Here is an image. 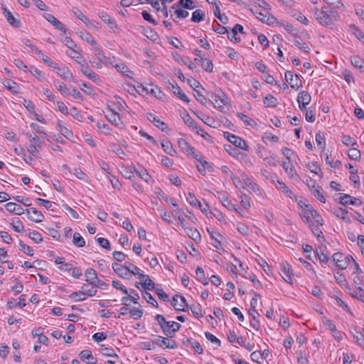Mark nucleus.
I'll use <instances>...</instances> for the list:
<instances>
[{
  "mask_svg": "<svg viewBox=\"0 0 364 364\" xmlns=\"http://www.w3.org/2000/svg\"><path fill=\"white\" fill-rule=\"evenodd\" d=\"M224 137L230 141L231 144L235 145V146L244 150V151H248L249 150V146L247 144L245 141L242 139L241 137L233 134L232 133H230L228 132H224Z\"/></svg>",
  "mask_w": 364,
  "mask_h": 364,
  "instance_id": "423d86ee",
  "label": "nucleus"
},
{
  "mask_svg": "<svg viewBox=\"0 0 364 364\" xmlns=\"http://www.w3.org/2000/svg\"><path fill=\"white\" fill-rule=\"evenodd\" d=\"M311 100V96L307 91L302 90L299 92L296 101L301 112L306 110V106L310 104Z\"/></svg>",
  "mask_w": 364,
  "mask_h": 364,
  "instance_id": "9b49d317",
  "label": "nucleus"
},
{
  "mask_svg": "<svg viewBox=\"0 0 364 364\" xmlns=\"http://www.w3.org/2000/svg\"><path fill=\"white\" fill-rule=\"evenodd\" d=\"M332 259L335 264L341 269L349 268L350 270L357 264L350 255H345L341 252L334 253Z\"/></svg>",
  "mask_w": 364,
  "mask_h": 364,
  "instance_id": "20e7f679",
  "label": "nucleus"
},
{
  "mask_svg": "<svg viewBox=\"0 0 364 364\" xmlns=\"http://www.w3.org/2000/svg\"><path fill=\"white\" fill-rule=\"evenodd\" d=\"M57 129L63 136L68 139L73 136V132L68 129L60 120L58 121Z\"/></svg>",
  "mask_w": 364,
  "mask_h": 364,
  "instance_id": "2f4dec72",
  "label": "nucleus"
},
{
  "mask_svg": "<svg viewBox=\"0 0 364 364\" xmlns=\"http://www.w3.org/2000/svg\"><path fill=\"white\" fill-rule=\"evenodd\" d=\"M66 53L79 65L85 60V59L82 56L81 50L79 48L70 51H67Z\"/></svg>",
  "mask_w": 364,
  "mask_h": 364,
  "instance_id": "f704fd0d",
  "label": "nucleus"
},
{
  "mask_svg": "<svg viewBox=\"0 0 364 364\" xmlns=\"http://www.w3.org/2000/svg\"><path fill=\"white\" fill-rule=\"evenodd\" d=\"M186 201L193 207L201 208L200 202L197 199L196 196L192 193H188L186 197Z\"/></svg>",
  "mask_w": 364,
  "mask_h": 364,
  "instance_id": "09e8293b",
  "label": "nucleus"
},
{
  "mask_svg": "<svg viewBox=\"0 0 364 364\" xmlns=\"http://www.w3.org/2000/svg\"><path fill=\"white\" fill-rule=\"evenodd\" d=\"M208 232L210 235L211 240H213V242L211 243L212 245L218 250H222L223 246H222L221 242L220 240V238H222V237H223L222 235L218 232H214V231L210 232L209 230H208Z\"/></svg>",
  "mask_w": 364,
  "mask_h": 364,
  "instance_id": "cd10ccee",
  "label": "nucleus"
},
{
  "mask_svg": "<svg viewBox=\"0 0 364 364\" xmlns=\"http://www.w3.org/2000/svg\"><path fill=\"white\" fill-rule=\"evenodd\" d=\"M351 272L355 289L350 292V295L364 302V274L358 263L351 269Z\"/></svg>",
  "mask_w": 364,
  "mask_h": 364,
  "instance_id": "f257e3e1",
  "label": "nucleus"
},
{
  "mask_svg": "<svg viewBox=\"0 0 364 364\" xmlns=\"http://www.w3.org/2000/svg\"><path fill=\"white\" fill-rule=\"evenodd\" d=\"M178 145L188 154L194 153V147L191 146L185 139H180L178 140Z\"/></svg>",
  "mask_w": 364,
  "mask_h": 364,
  "instance_id": "a18cd8bd",
  "label": "nucleus"
},
{
  "mask_svg": "<svg viewBox=\"0 0 364 364\" xmlns=\"http://www.w3.org/2000/svg\"><path fill=\"white\" fill-rule=\"evenodd\" d=\"M286 81L289 84L291 88L298 90L302 86L301 80L298 75L291 71H287L285 73Z\"/></svg>",
  "mask_w": 364,
  "mask_h": 364,
  "instance_id": "2eb2a0df",
  "label": "nucleus"
},
{
  "mask_svg": "<svg viewBox=\"0 0 364 364\" xmlns=\"http://www.w3.org/2000/svg\"><path fill=\"white\" fill-rule=\"evenodd\" d=\"M323 324L326 328L331 331L333 338L336 341H340L343 339L342 332L337 330L336 325L331 320L325 318L323 319Z\"/></svg>",
  "mask_w": 364,
  "mask_h": 364,
  "instance_id": "4468645a",
  "label": "nucleus"
},
{
  "mask_svg": "<svg viewBox=\"0 0 364 364\" xmlns=\"http://www.w3.org/2000/svg\"><path fill=\"white\" fill-rule=\"evenodd\" d=\"M155 319L157 321L159 324L161 328L163 331V333L168 338H173L174 336L173 331L172 329L171 322L167 321L165 317L161 314H156L155 316Z\"/></svg>",
  "mask_w": 364,
  "mask_h": 364,
  "instance_id": "0eeeda50",
  "label": "nucleus"
},
{
  "mask_svg": "<svg viewBox=\"0 0 364 364\" xmlns=\"http://www.w3.org/2000/svg\"><path fill=\"white\" fill-rule=\"evenodd\" d=\"M141 281V287L146 291V290H154V283L153 281L150 279L149 275L142 274L139 275V277L138 278Z\"/></svg>",
  "mask_w": 364,
  "mask_h": 364,
  "instance_id": "b1692460",
  "label": "nucleus"
},
{
  "mask_svg": "<svg viewBox=\"0 0 364 364\" xmlns=\"http://www.w3.org/2000/svg\"><path fill=\"white\" fill-rule=\"evenodd\" d=\"M185 232L188 237L191 238L196 242L199 243L201 241V235L199 231L193 228L188 227L185 230Z\"/></svg>",
  "mask_w": 364,
  "mask_h": 364,
  "instance_id": "72a5a7b5",
  "label": "nucleus"
},
{
  "mask_svg": "<svg viewBox=\"0 0 364 364\" xmlns=\"http://www.w3.org/2000/svg\"><path fill=\"white\" fill-rule=\"evenodd\" d=\"M282 153L286 157V161H296V159H298V156L289 148L284 147L282 149Z\"/></svg>",
  "mask_w": 364,
  "mask_h": 364,
  "instance_id": "37998d69",
  "label": "nucleus"
},
{
  "mask_svg": "<svg viewBox=\"0 0 364 364\" xmlns=\"http://www.w3.org/2000/svg\"><path fill=\"white\" fill-rule=\"evenodd\" d=\"M316 142L320 149H324L326 146V137L324 133L318 132L316 134L315 136Z\"/></svg>",
  "mask_w": 364,
  "mask_h": 364,
  "instance_id": "603ef678",
  "label": "nucleus"
},
{
  "mask_svg": "<svg viewBox=\"0 0 364 364\" xmlns=\"http://www.w3.org/2000/svg\"><path fill=\"white\" fill-rule=\"evenodd\" d=\"M4 86L13 93H18V87L16 82L11 80H7L4 82Z\"/></svg>",
  "mask_w": 364,
  "mask_h": 364,
  "instance_id": "4d7b16f0",
  "label": "nucleus"
},
{
  "mask_svg": "<svg viewBox=\"0 0 364 364\" xmlns=\"http://www.w3.org/2000/svg\"><path fill=\"white\" fill-rule=\"evenodd\" d=\"M43 17L56 29L63 32L64 33H66L67 29L65 26L62 22L58 21L53 14L46 13L43 14Z\"/></svg>",
  "mask_w": 364,
  "mask_h": 364,
  "instance_id": "6ab92c4d",
  "label": "nucleus"
},
{
  "mask_svg": "<svg viewBox=\"0 0 364 364\" xmlns=\"http://www.w3.org/2000/svg\"><path fill=\"white\" fill-rule=\"evenodd\" d=\"M292 43L304 53H309L311 50L308 44L303 41V40L297 35H294V40L292 41Z\"/></svg>",
  "mask_w": 364,
  "mask_h": 364,
  "instance_id": "a878e982",
  "label": "nucleus"
},
{
  "mask_svg": "<svg viewBox=\"0 0 364 364\" xmlns=\"http://www.w3.org/2000/svg\"><path fill=\"white\" fill-rule=\"evenodd\" d=\"M80 37L92 46V48L99 44L92 35L87 31H81Z\"/></svg>",
  "mask_w": 364,
  "mask_h": 364,
  "instance_id": "e433bc0d",
  "label": "nucleus"
},
{
  "mask_svg": "<svg viewBox=\"0 0 364 364\" xmlns=\"http://www.w3.org/2000/svg\"><path fill=\"white\" fill-rule=\"evenodd\" d=\"M38 146L33 144H30L26 146L27 151L34 157H40V152L38 150Z\"/></svg>",
  "mask_w": 364,
  "mask_h": 364,
  "instance_id": "774afa93",
  "label": "nucleus"
},
{
  "mask_svg": "<svg viewBox=\"0 0 364 364\" xmlns=\"http://www.w3.org/2000/svg\"><path fill=\"white\" fill-rule=\"evenodd\" d=\"M212 103L215 108L223 112L228 102V98L221 90H218L211 95Z\"/></svg>",
  "mask_w": 364,
  "mask_h": 364,
  "instance_id": "39448f33",
  "label": "nucleus"
},
{
  "mask_svg": "<svg viewBox=\"0 0 364 364\" xmlns=\"http://www.w3.org/2000/svg\"><path fill=\"white\" fill-rule=\"evenodd\" d=\"M350 31L364 43V33L355 25H350Z\"/></svg>",
  "mask_w": 364,
  "mask_h": 364,
  "instance_id": "864d4df0",
  "label": "nucleus"
},
{
  "mask_svg": "<svg viewBox=\"0 0 364 364\" xmlns=\"http://www.w3.org/2000/svg\"><path fill=\"white\" fill-rule=\"evenodd\" d=\"M142 296L149 304H151L153 306L156 307L158 306L157 301L155 300L153 296L146 290L142 291Z\"/></svg>",
  "mask_w": 364,
  "mask_h": 364,
  "instance_id": "052dcab7",
  "label": "nucleus"
},
{
  "mask_svg": "<svg viewBox=\"0 0 364 364\" xmlns=\"http://www.w3.org/2000/svg\"><path fill=\"white\" fill-rule=\"evenodd\" d=\"M136 174L144 181L149 182L151 180V176L148 173L146 170L144 168L135 169Z\"/></svg>",
  "mask_w": 364,
  "mask_h": 364,
  "instance_id": "338daca9",
  "label": "nucleus"
},
{
  "mask_svg": "<svg viewBox=\"0 0 364 364\" xmlns=\"http://www.w3.org/2000/svg\"><path fill=\"white\" fill-rule=\"evenodd\" d=\"M351 64L360 71H364V60L358 55L350 57Z\"/></svg>",
  "mask_w": 364,
  "mask_h": 364,
  "instance_id": "c03bdc74",
  "label": "nucleus"
},
{
  "mask_svg": "<svg viewBox=\"0 0 364 364\" xmlns=\"http://www.w3.org/2000/svg\"><path fill=\"white\" fill-rule=\"evenodd\" d=\"M73 242L78 247H82L85 245V241L79 232L73 234Z\"/></svg>",
  "mask_w": 364,
  "mask_h": 364,
  "instance_id": "5fc2aeb1",
  "label": "nucleus"
},
{
  "mask_svg": "<svg viewBox=\"0 0 364 364\" xmlns=\"http://www.w3.org/2000/svg\"><path fill=\"white\" fill-rule=\"evenodd\" d=\"M122 146L127 147V144L125 141H124L122 144H117L114 142H110L109 144V147L112 152L115 154L117 156H118L122 159H127V154L122 149Z\"/></svg>",
  "mask_w": 364,
  "mask_h": 364,
  "instance_id": "a211bd4d",
  "label": "nucleus"
},
{
  "mask_svg": "<svg viewBox=\"0 0 364 364\" xmlns=\"http://www.w3.org/2000/svg\"><path fill=\"white\" fill-rule=\"evenodd\" d=\"M172 87H173V93L175 95H176L179 99H181V100H183L186 102H189L188 97L182 91V90L181 89V87L179 86H178L177 85H173Z\"/></svg>",
  "mask_w": 364,
  "mask_h": 364,
  "instance_id": "49530a36",
  "label": "nucleus"
},
{
  "mask_svg": "<svg viewBox=\"0 0 364 364\" xmlns=\"http://www.w3.org/2000/svg\"><path fill=\"white\" fill-rule=\"evenodd\" d=\"M353 337L356 344L364 349V328L362 331L355 329L353 333Z\"/></svg>",
  "mask_w": 364,
  "mask_h": 364,
  "instance_id": "4c0bfd02",
  "label": "nucleus"
},
{
  "mask_svg": "<svg viewBox=\"0 0 364 364\" xmlns=\"http://www.w3.org/2000/svg\"><path fill=\"white\" fill-rule=\"evenodd\" d=\"M314 254L322 263H326L329 259L328 254L325 253L321 249L316 250V251L314 252Z\"/></svg>",
  "mask_w": 364,
  "mask_h": 364,
  "instance_id": "680f3d73",
  "label": "nucleus"
},
{
  "mask_svg": "<svg viewBox=\"0 0 364 364\" xmlns=\"http://www.w3.org/2000/svg\"><path fill=\"white\" fill-rule=\"evenodd\" d=\"M112 267L119 277L124 279H129V273L124 267L119 263H113Z\"/></svg>",
  "mask_w": 364,
  "mask_h": 364,
  "instance_id": "c756f323",
  "label": "nucleus"
},
{
  "mask_svg": "<svg viewBox=\"0 0 364 364\" xmlns=\"http://www.w3.org/2000/svg\"><path fill=\"white\" fill-rule=\"evenodd\" d=\"M243 26L240 24H236L232 29L231 32H228V38L230 41L234 42H240V38L237 36L238 33H243Z\"/></svg>",
  "mask_w": 364,
  "mask_h": 364,
  "instance_id": "393cba45",
  "label": "nucleus"
},
{
  "mask_svg": "<svg viewBox=\"0 0 364 364\" xmlns=\"http://www.w3.org/2000/svg\"><path fill=\"white\" fill-rule=\"evenodd\" d=\"M277 99L272 95H267L264 99V105L268 107H274L277 105Z\"/></svg>",
  "mask_w": 364,
  "mask_h": 364,
  "instance_id": "3c124183",
  "label": "nucleus"
},
{
  "mask_svg": "<svg viewBox=\"0 0 364 364\" xmlns=\"http://www.w3.org/2000/svg\"><path fill=\"white\" fill-rule=\"evenodd\" d=\"M73 174L80 180L87 182L89 177L80 168H75L73 170Z\"/></svg>",
  "mask_w": 364,
  "mask_h": 364,
  "instance_id": "bf43d9fd",
  "label": "nucleus"
},
{
  "mask_svg": "<svg viewBox=\"0 0 364 364\" xmlns=\"http://www.w3.org/2000/svg\"><path fill=\"white\" fill-rule=\"evenodd\" d=\"M1 9L3 10V14L6 19L7 20L8 23L13 27H18L20 22L14 18V16L9 11V10L4 5H2Z\"/></svg>",
  "mask_w": 364,
  "mask_h": 364,
  "instance_id": "bb28decb",
  "label": "nucleus"
},
{
  "mask_svg": "<svg viewBox=\"0 0 364 364\" xmlns=\"http://www.w3.org/2000/svg\"><path fill=\"white\" fill-rule=\"evenodd\" d=\"M60 77L65 80L73 81V75L70 70L65 65H61L59 70L55 73Z\"/></svg>",
  "mask_w": 364,
  "mask_h": 364,
  "instance_id": "4be33fe9",
  "label": "nucleus"
},
{
  "mask_svg": "<svg viewBox=\"0 0 364 364\" xmlns=\"http://www.w3.org/2000/svg\"><path fill=\"white\" fill-rule=\"evenodd\" d=\"M80 357L82 361L86 362L87 364H95L97 363V359L93 357L92 352L89 350H83L80 353Z\"/></svg>",
  "mask_w": 364,
  "mask_h": 364,
  "instance_id": "473e14b6",
  "label": "nucleus"
},
{
  "mask_svg": "<svg viewBox=\"0 0 364 364\" xmlns=\"http://www.w3.org/2000/svg\"><path fill=\"white\" fill-rule=\"evenodd\" d=\"M85 281L92 285L98 282V277L96 271L92 268H88L85 272Z\"/></svg>",
  "mask_w": 364,
  "mask_h": 364,
  "instance_id": "7c9ffc66",
  "label": "nucleus"
},
{
  "mask_svg": "<svg viewBox=\"0 0 364 364\" xmlns=\"http://www.w3.org/2000/svg\"><path fill=\"white\" fill-rule=\"evenodd\" d=\"M200 66L208 73H212L213 70V63L211 60L207 59L205 57L203 58V60L200 63Z\"/></svg>",
  "mask_w": 364,
  "mask_h": 364,
  "instance_id": "13d9d810",
  "label": "nucleus"
},
{
  "mask_svg": "<svg viewBox=\"0 0 364 364\" xmlns=\"http://www.w3.org/2000/svg\"><path fill=\"white\" fill-rule=\"evenodd\" d=\"M262 4L264 5V7L266 9V10H264V11H256V16L261 21L270 25L274 23L275 18L272 15H270V14L267 11L270 8L269 4H268L265 1H262Z\"/></svg>",
  "mask_w": 364,
  "mask_h": 364,
  "instance_id": "9d476101",
  "label": "nucleus"
},
{
  "mask_svg": "<svg viewBox=\"0 0 364 364\" xmlns=\"http://www.w3.org/2000/svg\"><path fill=\"white\" fill-rule=\"evenodd\" d=\"M29 72L40 82H44L46 80V78L44 74L38 70L37 68L34 66H31L30 68Z\"/></svg>",
  "mask_w": 364,
  "mask_h": 364,
  "instance_id": "de8ad7c7",
  "label": "nucleus"
},
{
  "mask_svg": "<svg viewBox=\"0 0 364 364\" xmlns=\"http://www.w3.org/2000/svg\"><path fill=\"white\" fill-rule=\"evenodd\" d=\"M171 304L178 311H185V309L187 306L185 297L180 295H176L173 297Z\"/></svg>",
  "mask_w": 364,
  "mask_h": 364,
  "instance_id": "412c9836",
  "label": "nucleus"
},
{
  "mask_svg": "<svg viewBox=\"0 0 364 364\" xmlns=\"http://www.w3.org/2000/svg\"><path fill=\"white\" fill-rule=\"evenodd\" d=\"M319 226L318 224L317 225H314L313 224V223H311V225H309L310 228L312 230V232L314 233V235L315 236H316V237L318 238V240H321L324 238L323 237V232L321 230V229L319 228Z\"/></svg>",
  "mask_w": 364,
  "mask_h": 364,
  "instance_id": "e2e57ef3",
  "label": "nucleus"
},
{
  "mask_svg": "<svg viewBox=\"0 0 364 364\" xmlns=\"http://www.w3.org/2000/svg\"><path fill=\"white\" fill-rule=\"evenodd\" d=\"M154 343L162 348L175 349L177 348V344L175 341L170 340L168 338H164L161 336H156Z\"/></svg>",
  "mask_w": 364,
  "mask_h": 364,
  "instance_id": "f8f14e48",
  "label": "nucleus"
},
{
  "mask_svg": "<svg viewBox=\"0 0 364 364\" xmlns=\"http://www.w3.org/2000/svg\"><path fill=\"white\" fill-rule=\"evenodd\" d=\"M347 213H348L347 210L345 208H336L333 210V214L336 217L340 218L341 219H342L343 221H345L346 223H350V220L347 216Z\"/></svg>",
  "mask_w": 364,
  "mask_h": 364,
  "instance_id": "a19ab883",
  "label": "nucleus"
},
{
  "mask_svg": "<svg viewBox=\"0 0 364 364\" xmlns=\"http://www.w3.org/2000/svg\"><path fill=\"white\" fill-rule=\"evenodd\" d=\"M100 18L104 21L111 29H114L117 27V22L114 19L112 18L106 12L102 11L99 13Z\"/></svg>",
  "mask_w": 364,
  "mask_h": 364,
  "instance_id": "c85d7f7f",
  "label": "nucleus"
},
{
  "mask_svg": "<svg viewBox=\"0 0 364 364\" xmlns=\"http://www.w3.org/2000/svg\"><path fill=\"white\" fill-rule=\"evenodd\" d=\"M340 203L343 205H353L360 206L363 203L360 198L353 197L348 194H343L340 197Z\"/></svg>",
  "mask_w": 364,
  "mask_h": 364,
  "instance_id": "aec40b11",
  "label": "nucleus"
},
{
  "mask_svg": "<svg viewBox=\"0 0 364 364\" xmlns=\"http://www.w3.org/2000/svg\"><path fill=\"white\" fill-rule=\"evenodd\" d=\"M161 147L164 151L170 156H174L176 151L173 146V144L168 140H163L161 141Z\"/></svg>",
  "mask_w": 364,
  "mask_h": 364,
  "instance_id": "58836bf2",
  "label": "nucleus"
},
{
  "mask_svg": "<svg viewBox=\"0 0 364 364\" xmlns=\"http://www.w3.org/2000/svg\"><path fill=\"white\" fill-rule=\"evenodd\" d=\"M136 91L141 95L145 96L149 94V85L145 86L142 84L138 83L135 86Z\"/></svg>",
  "mask_w": 364,
  "mask_h": 364,
  "instance_id": "69168bd1",
  "label": "nucleus"
},
{
  "mask_svg": "<svg viewBox=\"0 0 364 364\" xmlns=\"http://www.w3.org/2000/svg\"><path fill=\"white\" fill-rule=\"evenodd\" d=\"M314 16L321 25L328 26L337 21L339 15L336 11L329 10L326 6H323L321 10L316 9Z\"/></svg>",
  "mask_w": 364,
  "mask_h": 364,
  "instance_id": "7ed1b4c3",
  "label": "nucleus"
},
{
  "mask_svg": "<svg viewBox=\"0 0 364 364\" xmlns=\"http://www.w3.org/2000/svg\"><path fill=\"white\" fill-rule=\"evenodd\" d=\"M53 83L63 96L68 97L70 95V90L64 82L54 80Z\"/></svg>",
  "mask_w": 364,
  "mask_h": 364,
  "instance_id": "79ce46f5",
  "label": "nucleus"
},
{
  "mask_svg": "<svg viewBox=\"0 0 364 364\" xmlns=\"http://www.w3.org/2000/svg\"><path fill=\"white\" fill-rule=\"evenodd\" d=\"M272 183L275 186V187L278 189L282 191L287 197L292 199L293 200L296 201L297 198L294 194V193L291 191V189L289 188V187L281 180H272Z\"/></svg>",
  "mask_w": 364,
  "mask_h": 364,
  "instance_id": "ddd939ff",
  "label": "nucleus"
},
{
  "mask_svg": "<svg viewBox=\"0 0 364 364\" xmlns=\"http://www.w3.org/2000/svg\"><path fill=\"white\" fill-rule=\"evenodd\" d=\"M298 204L301 208L299 215L302 220L308 223L309 225H311V223H313L312 219H314L316 223L318 225H323V218L312 206L309 204H306L302 200H299Z\"/></svg>",
  "mask_w": 364,
  "mask_h": 364,
  "instance_id": "f03ea898",
  "label": "nucleus"
},
{
  "mask_svg": "<svg viewBox=\"0 0 364 364\" xmlns=\"http://www.w3.org/2000/svg\"><path fill=\"white\" fill-rule=\"evenodd\" d=\"M107 119L114 126L119 129L124 127V122H122L119 114L112 109H109L105 114Z\"/></svg>",
  "mask_w": 364,
  "mask_h": 364,
  "instance_id": "1a4fd4ad",
  "label": "nucleus"
},
{
  "mask_svg": "<svg viewBox=\"0 0 364 364\" xmlns=\"http://www.w3.org/2000/svg\"><path fill=\"white\" fill-rule=\"evenodd\" d=\"M26 213L28 218L36 223H40L43 221L44 218L43 215L36 208H31L27 209Z\"/></svg>",
  "mask_w": 364,
  "mask_h": 364,
  "instance_id": "5701e85b",
  "label": "nucleus"
},
{
  "mask_svg": "<svg viewBox=\"0 0 364 364\" xmlns=\"http://www.w3.org/2000/svg\"><path fill=\"white\" fill-rule=\"evenodd\" d=\"M143 310L139 307H134L130 309L129 314L134 319H139L143 316Z\"/></svg>",
  "mask_w": 364,
  "mask_h": 364,
  "instance_id": "0e129e2a",
  "label": "nucleus"
},
{
  "mask_svg": "<svg viewBox=\"0 0 364 364\" xmlns=\"http://www.w3.org/2000/svg\"><path fill=\"white\" fill-rule=\"evenodd\" d=\"M282 276L287 283L291 284L292 282L291 273L289 265H284L282 270Z\"/></svg>",
  "mask_w": 364,
  "mask_h": 364,
  "instance_id": "8fccbe9b",
  "label": "nucleus"
},
{
  "mask_svg": "<svg viewBox=\"0 0 364 364\" xmlns=\"http://www.w3.org/2000/svg\"><path fill=\"white\" fill-rule=\"evenodd\" d=\"M292 162L293 161H284L282 162L281 165L289 178L298 181L299 180L300 176L297 173L295 167L292 165Z\"/></svg>",
  "mask_w": 364,
  "mask_h": 364,
  "instance_id": "dca6fc26",
  "label": "nucleus"
},
{
  "mask_svg": "<svg viewBox=\"0 0 364 364\" xmlns=\"http://www.w3.org/2000/svg\"><path fill=\"white\" fill-rule=\"evenodd\" d=\"M92 53L96 56L97 60L102 62L103 65H112V61L110 58L105 55L104 51L102 49V47L100 44H97L96 46L92 48Z\"/></svg>",
  "mask_w": 364,
  "mask_h": 364,
  "instance_id": "f3484780",
  "label": "nucleus"
},
{
  "mask_svg": "<svg viewBox=\"0 0 364 364\" xmlns=\"http://www.w3.org/2000/svg\"><path fill=\"white\" fill-rule=\"evenodd\" d=\"M205 13L200 9L196 10L192 14L191 21L195 23H199L204 20Z\"/></svg>",
  "mask_w": 364,
  "mask_h": 364,
  "instance_id": "6e6d98bb",
  "label": "nucleus"
},
{
  "mask_svg": "<svg viewBox=\"0 0 364 364\" xmlns=\"http://www.w3.org/2000/svg\"><path fill=\"white\" fill-rule=\"evenodd\" d=\"M219 198L223 205L228 210H232L233 208H235V205L232 203L231 200L225 193H220Z\"/></svg>",
  "mask_w": 364,
  "mask_h": 364,
  "instance_id": "ea45409f",
  "label": "nucleus"
},
{
  "mask_svg": "<svg viewBox=\"0 0 364 364\" xmlns=\"http://www.w3.org/2000/svg\"><path fill=\"white\" fill-rule=\"evenodd\" d=\"M6 208L9 212L19 215L24 213L23 208L20 205L13 202L6 203Z\"/></svg>",
  "mask_w": 364,
  "mask_h": 364,
  "instance_id": "c9c22d12",
  "label": "nucleus"
},
{
  "mask_svg": "<svg viewBox=\"0 0 364 364\" xmlns=\"http://www.w3.org/2000/svg\"><path fill=\"white\" fill-rule=\"evenodd\" d=\"M243 183L249 187L257 196L263 197V191L260 187L245 173L241 174Z\"/></svg>",
  "mask_w": 364,
  "mask_h": 364,
  "instance_id": "6e6552de",
  "label": "nucleus"
}]
</instances>
